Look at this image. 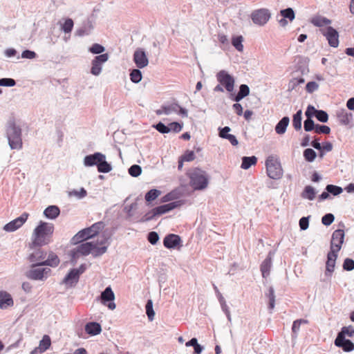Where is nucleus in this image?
Listing matches in <instances>:
<instances>
[{
	"label": "nucleus",
	"instance_id": "nucleus-1",
	"mask_svg": "<svg viewBox=\"0 0 354 354\" xmlns=\"http://www.w3.org/2000/svg\"><path fill=\"white\" fill-rule=\"evenodd\" d=\"M54 231L53 223L41 221L32 232V244L39 247L49 244L53 241Z\"/></svg>",
	"mask_w": 354,
	"mask_h": 354
},
{
	"label": "nucleus",
	"instance_id": "nucleus-2",
	"mask_svg": "<svg viewBox=\"0 0 354 354\" xmlns=\"http://www.w3.org/2000/svg\"><path fill=\"white\" fill-rule=\"evenodd\" d=\"M102 242L99 245L98 242H85L77 245L73 250V256H86L89 254L94 257H98L106 251V247L102 246Z\"/></svg>",
	"mask_w": 354,
	"mask_h": 354
},
{
	"label": "nucleus",
	"instance_id": "nucleus-3",
	"mask_svg": "<svg viewBox=\"0 0 354 354\" xmlns=\"http://www.w3.org/2000/svg\"><path fill=\"white\" fill-rule=\"evenodd\" d=\"M84 164L86 167L96 165L101 173H108L112 169L111 165L106 161V156L100 152L85 156Z\"/></svg>",
	"mask_w": 354,
	"mask_h": 354
},
{
	"label": "nucleus",
	"instance_id": "nucleus-4",
	"mask_svg": "<svg viewBox=\"0 0 354 354\" xmlns=\"http://www.w3.org/2000/svg\"><path fill=\"white\" fill-rule=\"evenodd\" d=\"M6 133L10 148L12 149H21L23 146L21 129L16 126L14 120L8 122Z\"/></svg>",
	"mask_w": 354,
	"mask_h": 354
},
{
	"label": "nucleus",
	"instance_id": "nucleus-5",
	"mask_svg": "<svg viewBox=\"0 0 354 354\" xmlns=\"http://www.w3.org/2000/svg\"><path fill=\"white\" fill-rule=\"evenodd\" d=\"M190 185L195 190L205 189L209 183L208 176L206 172L201 169L194 168L188 173Z\"/></svg>",
	"mask_w": 354,
	"mask_h": 354
},
{
	"label": "nucleus",
	"instance_id": "nucleus-6",
	"mask_svg": "<svg viewBox=\"0 0 354 354\" xmlns=\"http://www.w3.org/2000/svg\"><path fill=\"white\" fill-rule=\"evenodd\" d=\"M104 227L103 222H97L92 225L91 227L85 228L80 231L72 239L74 243H78L85 240L91 239L96 236Z\"/></svg>",
	"mask_w": 354,
	"mask_h": 354
},
{
	"label": "nucleus",
	"instance_id": "nucleus-7",
	"mask_svg": "<svg viewBox=\"0 0 354 354\" xmlns=\"http://www.w3.org/2000/svg\"><path fill=\"white\" fill-rule=\"evenodd\" d=\"M266 171L268 176L274 180L281 178L283 170L280 162L273 156H269L266 161Z\"/></svg>",
	"mask_w": 354,
	"mask_h": 354
},
{
	"label": "nucleus",
	"instance_id": "nucleus-8",
	"mask_svg": "<svg viewBox=\"0 0 354 354\" xmlns=\"http://www.w3.org/2000/svg\"><path fill=\"white\" fill-rule=\"evenodd\" d=\"M217 81L226 89L229 93H232L234 91L235 80L226 71L221 70L217 73L216 75Z\"/></svg>",
	"mask_w": 354,
	"mask_h": 354
},
{
	"label": "nucleus",
	"instance_id": "nucleus-9",
	"mask_svg": "<svg viewBox=\"0 0 354 354\" xmlns=\"http://www.w3.org/2000/svg\"><path fill=\"white\" fill-rule=\"evenodd\" d=\"M271 17V13L267 8H260L251 13L252 22L258 26H263L267 24Z\"/></svg>",
	"mask_w": 354,
	"mask_h": 354
},
{
	"label": "nucleus",
	"instance_id": "nucleus-10",
	"mask_svg": "<svg viewBox=\"0 0 354 354\" xmlns=\"http://www.w3.org/2000/svg\"><path fill=\"white\" fill-rule=\"evenodd\" d=\"M177 207V202L173 201L168 204L162 205L153 208L150 212H147L145 217L146 221L153 219L156 216H160L174 209Z\"/></svg>",
	"mask_w": 354,
	"mask_h": 354
},
{
	"label": "nucleus",
	"instance_id": "nucleus-11",
	"mask_svg": "<svg viewBox=\"0 0 354 354\" xmlns=\"http://www.w3.org/2000/svg\"><path fill=\"white\" fill-rule=\"evenodd\" d=\"M322 34L326 38L328 44L333 48H337L339 45V33L331 26H327L326 28L320 29Z\"/></svg>",
	"mask_w": 354,
	"mask_h": 354
},
{
	"label": "nucleus",
	"instance_id": "nucleus-12",
	"mask_svg": "<svg viewBox=\"0 0 354 354\" xmlns=\"http://www.w3.org/2000/svg\"><path fill=\"white\" fill-rule=\"evenodd\" d=\"M344 231L341 229L335 230L333 232L330 241V251L339 252L344 240Z\"/></svg>",
	"mask_w": 354,
	"mask_h": 354
},
{
	"label": "nucleus",
	"instance_id": "nucleus-13",
	"mask_svg": "<svg viewBox=\"0 0 354 354\" xmlns=\"http://www.w3.org/2000/svg\"><path fill=\"white\" fill-rule=\"evenodd\" d=\"M86 266L82 264L78 268L72 269L64 277L63 282L66 285H73L77 283L80 274L86 270Z\"/></svg>",
	"mask_w": 354,
	"mask_h": 354
},
{
	"label": "nucleus",
	"instance_id": "nucleus-14",
	"mask_svg": "<svg viewBox=\"0 0 354 354\" xmlns=\"http://www.w3.org/2000/svg\"><path fill=\"white\" fill-rule=\"evenodd\" d=\"M51 270L48 268H32L26 273V277L32 280H44L50 273Z\"/></svg>",
	"mask_w": 354,
	"mask_h": 354
},
{
	"label": "nucleus",
	"instance_id": "nucleus-15",
	"mask_svg": "<svg viewBox=\"0 0 354 354\" xmlns=\"http://www.w3.org/2000/svg\"><path fill=\"white\" fill-rule=\"evenodd\" d=\"M115 299V295L110 286L101 293L100 300L102 304L106 306L110 310H114L116 307L115 304L113 302Z\"/></svg>",
	"mask_w": 354,
	"mask_h": 354
},
{
	"label": "nucleus",
	"instance_id": "nucleus-16",
	"mask_svg": "<svg viewBox=\"0 0 354 354\" xmlns=\"http://www.w3.org/2000/svg\"><path fill=\"white\" fill-rule=\"evenodd\" d=\"M29 214L24 212L19 217L11 221L3 226V230L6 232H14L20 228L27 221Z\"/></svg>",
	"mask_w": 354,
	"mask_h": 354
},
{
	"label": "nucleus",
	"instance_id": "nucleus-17",
	"mask_svg": "<svg viewBox=\"0 0 354 354\" xmlns=\"http://www.w3.org/2000/svg\"><path fill=\"white\" fill-rule=\"evenodd\" d=\"M46 257V252L41 249L38 248L32 252L29 257L28 260L32 263V267L38 266H44V262Z\"/></svg>",
	"mask_w": 354,
	"mask_h": 354
},
{
	"label": "nucleus",
	"instance_id": "nucleus-18",
	"mask_svg": "<svg viewBox=\"0 0 354 354\" xmlns=\"http://www.w3.org/2000/svg\"><path fill=\"white\" fill-rule=\"evenodd\" d=\"M107 54H102L96 56L92 61V67L91 72L94 75H98L102 70V64L106 62L108 59Z\"/></svg>",
	"mask_w": 354,
	"mask_h": 354
},
{
	"label": "nucleus",
	"instance_id": "nucleus-19",
	"mask_svg": "<svg viewBox=\"0 0 354 354\" xmlns=\"http://www.w3.org/2000/svg\"><path fill=\"white\" fill-rule=\"evenodd\" d=\"M133 62H135L136 66L139 68H145L148 65L149 60L143 49L138 48L134 52Z\"/></svg>",
	"mask_w": 354,
	"mask_h": 354
},
{
	"label": "nucleus",
	"instance_id": "nucleus-20",
	"mask_svg": "<svg viewBox=\"0 0 354 354\" xmlns=\"http://www.w3.org/2000/svg\"><path fill=\"white\" fill-rule=\"evenodd\" d=\"M338 256V252L335 251H330L327 254V261L326 263V276L330 277L334 271L336 259Z\"/></svg>",
	"mask_w": 354,
	"mask_h": 354
},
{
	"label": "nucleus",
	"instance_id": "nucleus-21",
	"mask_svg": "<svg viewBox=\"0 0 354 354\" xmlns=\"http://www.w3.org/2000/svg\"><path fill=\"white\" fill-rule=\"evenodd\" d=\"M274 252H269L267 257L263 260L260 266L262 277L266 278L270 275V270L272 266V259Z\"/></svg>",
	"mask_w": 354,
	"mask_h": 354
},
{
	"label": "nucleus",
	"instance_id": "nucleus-22",
	"mask_svg": "<svg viewBox=\"0 0 354 354\" xmlns=\"http://www.w3.org/2000/svg\"><path fill=\"white\" fill-rule=\"evenodd\" d=\"M334 344L341 348L344 352L348 353L354 351V343L348 339L336 337Z\"/></svg>",
	"mask_w": 354,
	"mask_h": 354
},
{
	"label": "nucleus",
	"instance_id": "nucleus-23",
	"mask_svg": "<svg viewBox=\"0 0 354 354\" xmlns=\"http://www.w3.org/2000/svg\"><path fill=\"white\" fill-rule=\"evenodd\" d=\"M339 122L344 126L348 125L353 120V114L346 109H341L337 112Z\"/></svg>",
	"mask_w": 354,
	"mask_h": 354
},
{
	"label": "nucleus",
	"instance_id": "nucleus-24",
	"mask_svg": "<svg viewBox=\"0 0 354 354\" xmlns=\"http://www.w3.org/2000/svg\"><path fill=\"white\" fill-rule=\"evenodd\" d=\"M13 300L11 295L6 291H0V308H6L13 306Z\"/></svg>",
	"mask_w": 354,
	"mask_h": 354
},
{
	"label": "nucleus",
	"instance_id": "nucleus-25",
	"mask_svg": "<svg viewBox=\"0 0 354 354\" xmlns=\"http://www.w3.org/2000/svg\"><path fill=\"white\" fill-rule=\"evenodd\" d=\"M60 213L59 208L56 205H50L44 211V216L50 219L56 218Z\"/></svg>",
	"mask_w": 354,
	"mask_h": 354
},
{
	"label": "nucleus",
	"instance_id": "nucleus-26",
	"mask_svg": "<svg viewBox=\"0 0 354 354\" xmlns=\"http://www.w3.org/2000/svg\"><path fill=\"white\" fill-rule=\"evenodd\" d=\"M85 330L91 335H96L100 333L102 328L100 324L97 322H89L86 324Z\"/></svg>",
	"mask_w": 354,
	"mask_h": 354
},
{
	"label": "nucleus",
	"instance_id": "nucleus-27",
	"mask_svg": "<svg viewBox=\"0 0 354 354\" xmlns=\"http://www.w3.org/2000/svg\"><path fill=\"white\" fill-rule=\"evenodd\" d=\"M289 122V118L288 116L283 117L281 120H279L275 127L276 133L280 135L285 133Z\"/></svg>",
	"mask_w": 354,
	"mask_h": 354
},
{
	"label": "nucleus",
	"instance_id": "nucleus-28",
	"mask_svg": "<svg viewBox=\"0 0 354 354\" xmlns=\"http://www.w3.org/2000/svg\"><path fill=\"white\" fill-rule=\"evenodd\" d=\"M316 194L317 192L313 187L307 185L304 187L303 192H301V197L304 199L313 201L315 199Z\"/></svg>",
	"mask_w": 354,
	"mask_h": 354
},
{
	"label": "nucleus",
	"instance_id": "nucleus-29",
	"mask_svg": "<svg viewBox=\"0 0 354 354\" xmlns=\"http://www.w3.org/2000/svg\"><path fill=\"white\" fill-rule=\"evenodd\" d=\"M60 261L58 256L53 252H50L48 255V258L45 259L44 266H48L50 267H57Z\"/></svg>",
	"mask_w": 354,
	"mask_h": 354
},
{
	"label": "nucleus",
	"instance_id": "nucleus-30",
	"mask_svg": "<svg viewBox=\"0 0 354 354\" xmlns=\"http://www.w3.org/2000/svg\"><path fill=\"white\" fill-rule=\"evenodd\" d=\"M250 93V88L247 84H241L238 93L233 97V100L239 102L248 96Z\"/></svg>",
	"mask_w": 354,
	"mask_h": 354
},
{
	"label": "nucleus",
	"instance_id": "nucleus-31",
	"mask_svg": "<svg viewBox=\"0 0 354 354\" xmlns=\"http://www.w3.org/2000/svg\"><path fill=\"white\" fill-rule=\"evenodd\" d=\"M163 245L169 249L177 247V235L171 234L165 236L163 240Z\"/></svg>",
	"mask_w": 354,
	"mask_h": 354
},
{
	"label": "nucleus",
	"instance_id": "nucleus-32",
	"mask_svg": "<svg viewBox=\"0 0 354 354\" xmlns=\"http://www.w3.org/2000/svg\"><path fill=\"white\" fill-rule=\"evenodd\" d=\"M310 22L317 27H324L329 25L331 21L326 17L322 16H315L312 18Z\"/></svg>",
	"mask_w": 354,
	"mask_h": 354
},
{
	"label": "nucleus",
	"instance_id": "nucleus-33",
	"mask_svg": "<svg viewBox=\"0 0 354 354\" xmlns=\"http://www.w3.org/2000/svg\"><path fill=\"white\" fill-rule=\"evenodd\" d=\"M196 156L193 151L187 150L183 155L181 156L180 160H178V169L183 167V162H190L195 159Z\"/></svg>",
	"mask_w": 354,
	"mask_h": 354
},
{
	"label": "nucleus",
	"instance_id": "nucleus-34",
	"mask_svg": "<svg viewBox=\"0 0 354 354\" xmlns=\"http://www.w3.org/2000/svg\"><path fill=\"white\" fill-rule=\"evenodd\" d=\"M305 82L304 77L292 78L290 80L288 84V90L289 91H298V87L300 84Z\"/></svg>",
	"mask_w": 354,
	"mask_h": 354
},
{
	"label": "nucleus",
	"instance_id": "nucleus-35",
	"mask_svg": "<svg viewBox=\"0 0 354 354\" xmlns=\"http://www.w3.org/2000/svg\"><path fill=\"white\" fill-rule=\"evenodd\" d=\"M308 320L305 319H299L293 322L292 326V337H297L300 330L301 324H308Z\"/></svg>",
	"mask_w": 354,
	"mask_h": 354
},
{
	"label": "nucleus",
	"instance_id": "nucleus-36",
	"mask_svg": "<svg viewBox=\"0 0 354 354\" xmlns=\"http://www.w3.org/2000/svg\"><path fill=\"white\" fill-rule=\"evenodd\" d=\"M346 336L348 337H354V328L353 326H343L337 335V337H339L340 338H346Z\"/></svg>",
	"mask_w": 354,
	"mask_h": 354
},
{
	"label": "nucleus",
	"instance_id": "nucleus-37",
	"mask_svg": "<svg viewBox=\"0 0 354 354\" xmlns=\"http://www.w3.org/2000/svg\"><path fill=\"white\" fill-rule=\"evenodd\" d=\"M301 120L302 111L300 109L293 115L292 118V126L296 131H300L301 129Z\"/></svg>",
	"mask_w": 354,
	"mask_h": 354
},
{
	"label": "nucleus",
	"instance_id": "nucleus-38",
	"mask_svg": "<svg viewBox=\"0 0 354 354\" xmlns=\"http://www.w3.org/2000/svg\"><path fill=\"white\" fill-rule=\"evenodd\" d=\"M257 158L252 156H244L242 158L241 168L243 169H249L252 165L257 163Z\"/></svg>",
	"mask_w": 354,
	"mask_h": 354
},
{
	"label": "nucleus",
	"instance_id": "nucleus-39",
	"mask_svg": "<svg viewBox=\"0 0 354 354\" xmlns=\"http://www.w3.org/2000/svg\"><path fill=\"white\" fill-rule=\"evenodd\" d=\"M50 337L48 335H45L43 336L41 340L39 342L38 346L39 347V349H41L44 352H45L50 348Z\"/></svg>",
	"mask_w": 354,
	"mask_h": 354
},
{
	"label": "nucleus",
	"instance_id": "nucleus-40",
	"mask_svg": "<svg viewBox=\"0 0 354 354\" xmlns=\"http://www.w3.org/2000/svg\"><path fill=\"white\" fill-rule=\"evenodd\" d=\"M268 299V308L270 310H272L275 306V295L274 288L270 286L268 290V293L266 295Z\"/></svg>",
	"mask_w": 354,
	"mask_h": 354
},
{
	"label": "nucleus",
	"instance_id": "nucleus-41",
	"mask_svg": "<svg viewBox=\"0 0 354 354\" xmlns=\"http://www.w3.org/2000/svg\"><path fill=\"white\" fill-rule=\"evenodd\" d=\"M316 156L317 153L313 149L308 148L304 151V157L308 162H313L316 158Z\"/></svg>",
	"mask_w": 354,
	"mask_h": 354
},
{
	"label": "nucleus",
	"instance_id": "nucleus-42",
	"mask_svg": "<svg viewBox=\"0 0 354 354\" xmlns=\"http://www.w3.org/2000/svg\"><path fill=\"white\" fill-rule=\"evenodd\" d=\"M243 41V38L241 35L234 37L232 40L233 46L239 52H241L243 50V45L242 44Z\"/></svg>",
	"mask_w": 354,
	"mask_h": 354
},
{
	"label": "nucleus",
	"instance_id": "nucleus-43",
	"mask_svg": "<svg viewBox=\"0 0 354 354\" xmlns=\"http://www.w3.org/2000/svg\"><path fill=\"white\" fill-rule=\"evenodd\" d=\"M326 190L329 192V194L333 196H337L342 193L343 189L337 185H328L326 187Z\"/></svg>",
	"mask_w": 354,
	"mask_h": 354
},
{
	"label": "nucleus",
	"instance_id": "nucleus-44",
	"mask_svg": "<svg viewBox=\"0 0 354 354\" xmlns=\"http://www.w3.org/2000/svg\"><path fill=\"white\" fill-rule=\"evenodd\" d=\"M280 13H281V15L283 18L288 19L290 21H292L295 17V12L293 10V9L291 8H288L281 10L280 11Z\"/></svg>",
	"mask_w": 354,
	"mask_h": 354
},
{
	"label": "nucleus",
	"instance_id": "nucleus-45",
	"mask_svg": "<svg viewBox=\"0 0 354 354\" xmlns=\"http://www.w3.org/2000/svg\"><path fill=\"white\" fill-rule=\"evenodd\" d=\"M160 194V192L158 189H151L149 190L145 195V200L147 202H151L154 201L156 198H158Z\"/></svg>",
	"mask_w": 354,
	"mask_h": 354
},
{
	"label": "nucleus",
	"instance_id": "nucleus-46",
	"mask_svg": "<svg viewBox=\"0 0 354 354\" xmlns=\"http://www.w3.org/2000/svg\"><path fill=\"white\" fill-rule=\"evenodd\" d=\"M146 313L150 321H152L154 318L155 313L153 309V302L151 299L148 300L146 304Z\"/></svg>",
	"mask_w": 354,
	"mask_h": 354
},
{
	"label": "nucleus",
	"instance_id": "nucleus-47",
	"mask_svg": "<svg viewBox=\"0 0 354 354\" xmlns=\"http://www.w3.org/2000/svg\"><path fill=\"white\" fill-rule=\"evenodd\" d=\"M130 79L134 83H138L142 79V73L138 69H133L130 73Z\"/></svg>",
	"mask_w": 354,
	"mask_h": 354
},
{
	"label": "nucleus",
	"instance_id": "nucleus-48",
	"mask_svg": "<svg viewBox=\"0 0 354 354\" xmlns=\"http://www.w3.org/2000/svg\"><path fill=\"white\" fill-rule=\"evenodd\" d=\"M73 25V21L71 19H67L62 26V30L66 33H69L72 31Z\"/></svg>",
	"mask_w": 354,
	"mask_h": 354
},
{
	"label": "nucleus",
	"instance_id": "nucleus-49",
	"mask_svg": "<svg viewBox=\"0 0 354 354\" xmlns=\"http://www.w3.org/2000/svg\"><path fill=\"white\" fill-rule=\"evenodd\" d=\"M316 127V124H315L312 118H308L304 120V128L306 131H311L315 130Z\"/></svg>",
	"mask_w": 354,
	"mask_h": 354
},
{
	"label": "nucleus",
	"instance_id": "nucleus-50",
	"mask_svg": "<svg viewBox=\"0 0 354 354\" xmlns=\"http://www.w3.org/2000/svg\"><path fill=\"white\" fill-rule=\"evenodd\" d=\"M334 220H335L334 215L331 213H328V214H326L324 216H323V217L322 218V223L323 225H324L326 226H328L330 224H332V223L334 221Z\"/></svg>",
	"mask_w": 354,
	"mask_h": 354
},
{
	"label": "nucleus",
	"instance_id": "nucleus-51",
	"mask_svg": "<svg viewBox=\"0 0 354 354\" xmlns=\"http://www.w3.org/2000/svg\"><path fill=\"white\" fill-rule=\"evenodd\" d=\"M315 118L321 122H326L328 120V113L323 110H317Z\"/></svg>",
	"mask_w": 354,
	"mask_h": 354
},
{
	"label": "nucleus",
	"instance_id": "nucleus-52",
	"mask_svg": "<svg viewBox=\"0 0 354 354\" xmlns=\"http://www.w3.org/2000/svg\"><path fill=\"white\" fill-rule=\"evenodd\" d=\"M142 172L141 167L138 165H133L129 169V174L133 177H138Z\"/></svg>",
	"mask_w": 354,
	"mask_h": 354
},
{
	"label": "nucleus",
	"instance_id": "nucleus-53",
	"mask_svg": "<svg viewBox=\"0 0 354 354\" xmlns=\"http://www.w3.org/2000/svg\"><path fill=\"white\" fill-rule=\"evenodd\" d=\"M69 196H75L78 198H84L86 196V191L84 188L78 190H72L68 193Z\"/></svg>",
	"mask_w": 354,
	"mask_h": 354
},
{
	"label": "nucleus",
	"instance_id": "nucleus-54",
	"mask_svg": "<svg viewBox=\"0 0 354 354\" xmlns=\"http://www.w3.org/2000/svg\"><path fill=\"white\" fill-rule=\"evenodd\" d=\"M343 269L346 271H351L354 270V260L346 258L343 263Z\"/></svg>",
	"mask_w": 354,
	"mask_h": 354
},
{
	"label": "nucleus",
	"instance_id": "nucleus-55",
	"mask_svg": "<svg viewBox=\"0 0 354 354\" xmlns=\"http://www.w3.org/2000/svg\"><path fill=\"white\" fill-rule=\"evenodd\" d=\"M315 132L317 133L329 134L330 129L326 125L316 124Z\"/></svg>",
	"mask_w": 354,
	"mask_h": 354
},
{
	"label": "nucleus",
	"instance_id": "nucleus-56",
	"mask_svg": "<svg viewBox=\"0 0 354 354\" xmlns=\"http://www.w3.org/2000/svg\"><path fill=\"white\" fill-rule=\"evenodd\" d=\"M318 88H319V84L316 82H314V81L308 82L306 86V91L308 93H313L314 91H317L318 89Z\"/></svg>",
	"mask_w": 354,
	"mask_h": 354
},
{
	"label": "nucleus",
	"instance_id": "nucleus-57",
	"mask_svg": "<svg viewBox=\"0 0 354 354\" xmlns=\"http://www.w3.org/2000/svg\"><path fill=\"white\" fill-rule=\"evenodd\" d=\"M89 50L93 54H100L104 51V48L98 44H94L90 48Z\"/></svg>",
	"mask_w": 354,
	"mask_h": 354
},
{
	"label": "nucleus",
	"instance_id": "nucleus-58",
	"mask_svg": "<svg viewBox=\"0 0 354 354\" xmlns=\"http://www.w3.org/2000/svg\"><path fill=\"white\" fill-rule=\"evenodd\" d=\"M16 84L15 80L11 78L0 79V86H13Z\"/></svg>",
	"mask_w": 354,
	"mask_h": 354
},
{
	"label": "nucleus",
	"instance_id": "nucleus-59",
	"mask_svg": "<svg viewBox=\"0 0 354 354\" xmlns=\"http://www.w3.org/2000/svg\"><path fill=\"white\" fill-rule=\"evenodd\" d=\"M317 114V109L312 105H308L305 112L306 117L308 118H312L315 117Z\"/></svg>",
	"mask_w": 354,
	"mask_h": 354
},
{
	"label": "nucleus",
	"instance_id": "nucleus-60",
	"mask_svg": "<svg viewBox=\"0 0 354 354\" xmlns=\"http://www.w3.org/2000/svg\"><path fill=\"white\" fill-rule=\"evenodd\" d=\"M299 227L301 230H306L308 229L309 226V216L307 217H302L300 218L299 222Z\"/></svg>",
	"mask_w": 354,
	"mask_h": 354
},
{
	"label": "nucleus",
	"instance_id": "nucleus-61",
	"mask_svg": "<svg viewBox=\"0 0 354 354\" xmlns=\"http://www.w3.org/2000/svg\"><path fill=\"white\" fill-rule=\"evenodd\" d=\"M147 239L150 243L155 245L158 242L159 236L156 232H151L149 233Z\"/></svg>",
	"mask_w": 354,
	"mask_h": 354
},
{
	"label": "nucleus",
	"instance_id": "nucleus-62",
	"mask_svg": "<svg viewBox=\"0 0 354 354\" xmlns=\"http://www.w3.org/2000/svg\"><path fill=\"white\" fill-rule=\"evenodd\" d=\"M155 128L156 130H158L159 132L162 133H168L170 131V129L165 126L163 123L159 122L155 126Z\"/></svg>",
	"mask_w": 354,
	"mask_h": 354
},
{
	"label": "nucleus",
	"instance_id": "nucleus-63",
	"mask_svg": "<svg viewBox=\"0 0 354 354\" xmlns=\"http://www.w3.org/2000/svg\"><path fill=\"white\" fill-rule=\"evenodd\" d=\"M21 57L26 59H34L36 57V53L34 51L26 50L22 53Z\"/></svg>",
	"mask_w": 354,
	"mask_h": 354
},
{
	"label": "nucleus",
	"instance_id": "nucleus-64",
	"mask_svg": "<svg viewBox=\"0 0 354 354\" xmlns=\"http://www.w3.org/2000/svg\"><path fill=\"white\" fill-rule=\"evenodd\" d=\"M218 131H219V136L222 138H224V136H229L230 133H228L230 131H231V129L229 127H224L223 128H218Z\"/></svg>",
	"mask_w": 354,
	"mask_h": 354
}]
</instances>
